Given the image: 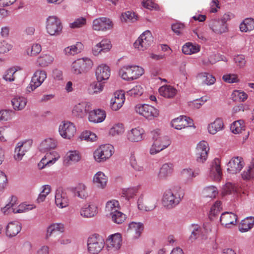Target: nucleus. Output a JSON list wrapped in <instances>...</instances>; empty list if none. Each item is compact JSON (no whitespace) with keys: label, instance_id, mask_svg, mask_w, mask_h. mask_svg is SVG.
I'll return each mask as SVG.
<instances>
[{"label":"nucleus","instance_id":"ea45409f","mask_svg":"<svg viewBox=\"0 0 254 254\" xmlns=\"http://www.w3.org/2000/svg\"><path fill=\"white\" fill-rule=\"evenodd\" d=\"M200 51L198 45L193 44L191 43H187L182 47V52L186 55H191L196 53Z\"/></svg>","mask_w":254,"mask_h":254},{"label":"nucleus","instance_id":"0eeeda50","mask_svg":"<svg viewBox=\"0 0 254 254\" xmlns=\"http://www.w3.org/2000/svg\"><path fill=\"white\" fill-rule=\"evenodd\" d=\"M153 39L151 33L148 30L145 31L135 41L134 47L138 51H143L152 44Z\"/></svg>","mask_w":254,"mask_h":254},{"label":"nucleus","instance_id":"a878e982","mask_svg":"<svg viewBox=\"0 0 254 254\" xmlns=\"http://www.w3.org/2000/svg\"><path fill=\"white\" fill-rule=\"evenodd\" d=\"M21 230V225L18 221L9 222L6 228V235L9 238L16 236Z\"/></svg>","mask_w":254,"mask_h":254},{"label":"nucleus","instance_id":"20e7f679","mask_svg":"<svg viewBox=\"0 0 254 254\" xmlns=\"http://www.w3.org/2000/svg\"><path fill=\"white\" fill-rule=\"evenodd\" d=\"M46 29L51 36H59L62 32L63 25L57 16H49L46 19Z\"/></svg>","mask_w":254,"mask_h":254},{"label":"nucleus","instance_id":"39448f33","mask_svg":"<svg viewBox=\"0 0 254 254\" xmlns=\"http://www.w3.org/2000/svg\"><path fill=\"white\" fill-rule=\"evenodd\" d=\"M114 147L109 144L100 146L94 152V158L98 162H104L112 155Z\"/></svg>","mask_w":254,"mask_h":254},{"label":"nucleus","instance_id":"423d86ee","mask_svg":"<svg viewBox=\"0 0 254 254\" xmlns=\"http://www.w3.org/2000/svg\"><path fill=\"white\" fill-rule=\"evenodd\" d=\"M136 113L147 120H151L159 116V111L154 107L148 104L137 105L135 107Z\"/></svg>","mask_w":254,"mask_h":254},{"label":"nucleus","instance_id":"bb28decb","mask_svg":"<svg viewBox=\"0 0 254 254\" xmlns=\"http://www.w3.org/2000/svg\"><path fill=\"white\" fill-rule=\"evenodd\" d=\"M97 213V207L93 203L89 202L82 207L80 215L85 217H92Z\"/></svg>","mask_w":254,"mask_h":254},{"label":"nucleus","instance_id":"7ed1b4c3","mask_svg":"<svg viewBox=\"0 0 254 254\" xmlns=\"http://www.w3.org/2000/svg\"><path fill=\"white\" fill-rule=\"evenodd\" d=\"M105 246L104 239L98 234L90 235L87 240V251L91 254H98Z\"/></svg>","mask_w":254,"mask_h":254},{"label":"nucleus","instance_id":"79ce46f5","mask_svg":"<svg viewBox=\"0 0 254 254\" xmlns=\"http://www.w3.org/2000/svg\"><path fill=\"white\" fill-rule=\"evenodd\" d=\"M93 63L89 58L84 57L80 59V71L87 72L93 67Z\"/></svg>","mask_w":254,"mask_h":254},{"label":"nucleus","instance_id":"f8f14e48","mask_svg":"<svg viewBox=\"0 0 254 254\" xmlns=\"http://www.w3.org/2000/svg\"><path fill=\"white\" fill-rule=\"evenodd\" d=\"M171 143L170 138L168 136L163 135L156 142L152 143L149 152L151 155L156 154L167 148Z\"/></svg>","mask_w":254,"mask_h":254},{"label":"nucleus","instance_id":"9d476101","mask_svg":"<svg viewBox=\"0 0 254 254\" xmlns=\"http://www.w3.org/2000/svg\"><path fill=\"white\" fill-rule=\"evenodd\" d=\"M32 144V140L30 139L18 142L14 150L15 160L18 161L21 160L26 152L30 149Z\"/></svg>","mask_w":254,"mask_h":254},{"label":"nucleus","instance_id":"393cba45","mask_svg":"<svg viewBox=\"0 0 254 254\" xmlns=\"http://www.w3.org/2000/svg\"><path fill=\"white\" fill-rule=\"evenodd\" d=\"M106 117L104 110L101 109L94 110L89 113L88 120L90 122L99 123L103 122Z\"/></svg>","mask_w":254,"mask_h":254},{"label":"nucleus","instance_id":"4c0bfd02","mask_svg":"<svg viewBox=\"0 0 254 254\" xmlns=\"http://www.w3.org/2000/svg\"><path fill=\"white\" fill-rule=\"evenodd\" d=\"M120 209L119 201L116 199H112L107 202L105 207V211L108 215L113 214Z\"/></svg>","mask_w":254,"mask_h":254},{"label":"nucleus","instance_id":"338daca9","mask_svg":"<svg viewBox=\"0 0 254 254\" xmlns=\"http://www.w3.org/2000/svg\"><path fill=\"white\" fill-rule=\"evenodd\" d=\"M91 109V104L89 102H83L80 104V113L83 116L89 114Z\"/></svg>","mask_w":254,"mask_h":254},{"label":"nucleus","instance_id":"603ef678","mask_svg":"<svg viewBox=\"0 0 254 254\" xmlns=\"http://www.w3.org/2000/svg\"><path fill=\"white\" fill-rule=\"evenodd\" d=\"M13 45L6 40L0 41V55H4L11 51Z\"/></svg>","mask_w":254,"mask_h":254},{"label":"nucleus","instance_id":"9b49d317","mask_svg":"<svg viewBox=\"0 0 254 254\" xmlns=\"http://www.w3.org/2000/svg\"><path fill=\"white\" fill-rule=\"evenodd\" d=\"M245 164L244 160L242 157H233L227 164V172L230 174H237L242 170Z\"/></svg>","mask_w":254,"mask_h":254},{"label":"nucleus","instance_id":"4d7b16f0","mask_svg":"<svg viewBox=\"0 0 254 254\" xmlns=\"http://www.w3.org/2000/svg\"><path fill=\"white\" fill-rule=\"evenodd\" d=\"M198 175V172H195L190 168L184 169L181 171L182 176L186 179H191Z\"/></svg>","mask_w":254,"mask_h":254},{"label":"nucleus","instance_id":"774afa93","mask_svg":"<svg viewBox=\"0 0 254 254\" xmlns=\"http://www.w3.org/2000/svg\"><path fill=\"white\" fill-rule=\"evenodd\" d=\"M103 51V53H106L110 51L112 48L111 42L108 39H103L98 43Z\"/></svg>","mask_w":254,"mask_h":254},{"label":"nucleus","instance_id":"412c9836","mask_svg":"<svg viewBox=\"0 0 254 254\" xmlns=\"http://www.w3.org/2000/svg\"><path fill=\"white\" fill-rule=\"evenodd\" d=\"M95 75L99 82L109 79L110 76V67L105 64L98 65L95 70Z\"/></svg>","mask_w":254,"mask_h":254},{"label":"nucleus","instance_id":"3c124183","mask_svg":"<svg viewBox=\"0 0 254 254\" xmlns=\"http://www.w3.org/2000/svg\"><path fill=\"white\" fill-rule=\"evenodd\" d=\"M80 139L87 141L94 142L97 140V136L95 133L90 131L86 130L81 133Z\"/></svg>","mask_w":254,"mask_h":254},{"label":"nucleus","instance_id":"c9c22d12","mask_svg":"<svg viewBox=\"0 0 254 254\" xmlns=\"http://www.w3.org/2000/svg\"><path fill=\"white\" fill-rule=\"evenodd\" d=\"M224 127V124L222 119H216L213 123L208 125L207 129L210 134H215L218 131L222 130Z\"/></svg>","mask_w":254,"mask_h":254},{"label":"nucleus","instance_id":"49530a36","mask_svg":"<svg viewBox=\"0 0 254 254\" xmlns=\"http://www.w3.org/2000/svg\"><path fill=\"white\" fill-rule=\"evenodd\" d=\"M17 69L15 67H10L4 72L2 79L6 82H12L15 80L14 74Z\"/></svg>","mask_w":254,"mask_h":254},{"label":"nucleus","instance_id":"5701e85b","mask_svg":"<svg viewBox=\"0 0 254 254\" xmlns=\"http://www.w3.org/2000/svg\"><path fill=\"white\" fill-rule=\"evenodd\" d=\"M174 165L171 162L163 164L160 168L158 177L160 180H166L171 176L174 172Z\"/></svg>","mask_w":254,"mask_h":254},{"label":"nucleus","instance_id":"cd10ccee","mask_svg":"<svg viewBox=\"0 0 254 254\" xmlns=\"http://www.w3.org/2000/svg\"><path fill=\"white\" fill-rule=\"evenodd\" d=\"M57 146V141L53 138H47L40 143L39 148L42 152L51 151L55 149Z\"/></svg>","mask_w":254,"mask_h":254},{"label":"nucleus","instance_id":"13d9d810","mask_svg":"<svg viewBox=\"0 0 254 254\" xmlns=\"http://www.w3.org/2000/svg\"><path fill=\"white\" fill-rule=\"evenodd\" d=\"M221 206V202L220 201H217L212 206L209 212V217L210 219H212V217L217 215L219 213L222 209Z\"/></svg>","mask_w":254,"mask_h":254},{"label":"nucleus","instance_id":"0e129e2a","mask_svg":"<svg viewBox=\"0 0 254 254\" xmlns=\"http://www.w3.org/2000/svg\"><path fill=\"white\" fill-rule=\"evenodd\" d=\"M138 208L139 209L141 210L148 211H151L154 209L155 206L154 205L148 206H147L144 202V201L142 197H140L138 199Z\"/></svg>","mask_w":254,"mask_h":254},{"label":"nucleus","instance_id":"f704fd0d","mask_svg":"<svg viewBox=\"0 0 254 254\" xmlns=\"http://www.w3.org/2000/svg\"><path fill=\"white\" fill-rule=\"evenodd\" d=\"M54 57L50 54H43L37 60V64L41 67H46L52 64L54 61Z\"/></svg>","mask_w":254,"mask_h":254},{"label":"nucleus","instance_id":"a18cd8bd","mask_svg":"<svg viewBox=\"0 0 254 254\" xmlns=\"http://www.w3.org/2000/svg\"><path fill=\"white\" fill-rule=\"evenodd\" d=\"M36 206L33 204H26L22 203L19 204L17 207H15L13 208V212L14 213H24L35 208Z\"/></svg>","mask_w":254,"mask_h":254},{"label":"nucleus","instance_id":"de8ad7c7","mask_svg":"<svg viewBox=\"0 0 254 254\" xmlns=\"http://www.w3.org/2000/svg\"><path fill=\"white\" fill-rule=\"evenodd\" d=\"M103 88V84L98 81V82H93L90 85L88 92L90 94L98 93L101 92Z\"/></svg>","mask_w":254,"mask_h":254},{"label":"nucleus","instance_id":"ddd939ff","mask_svg":"<svg viewBox=\"0 0 254 254\" xmlns=\"http://www.w3.org/2000/svg\"><path fill=\"white\" fill-rule=\"evenodd\" d=\"M60 157L59 153L56 151H48L38 163L39 168L42 169L47 166H50L53 165L60 158Z\"/></svg>","mask_w":254,"mask_h":254},{"label":"nucleus","instance_id":"1a4fd4ad","mask_svg":"<svg viewBox=\"0 0 254 254\" xmlns=\"http://www.w3.org/2000/svg\"><path fill=\"white\" fill-rule=\"evenodd\" d=\"M76 131L75 127L69 122H62L59 127V132L64 139H70L74 135Z\"/></svg>","mask_w":254,"mask_h":254},{"label":"nucleus","instance_id":"5fc2aeb1","mask_svg":"<svg viewBox=\"0 0 254 254\" xmlns=\"http://www.w3.org/2000/svg\"><path fill=\"white\" fill-rule=\"evenodd\" d=\"M125 128L122 124L115 125L109 131V133L113 136L120 135L124 132Z\"/></svg>","mask_w":254,"mask_h":254},{"label":"nucleus","instance_id":"2f4dec72","mask_svg":"<svg viewBox=\"0 0 254 254\" xmlns=\"http://www.w3.org/2000/svg\"><path fill=\"white\" fill-rule=\"evenodd\" d=\"M159 93L161 96L166 98H173L177 93L175 88L171 85H164L159 88Z\"/></svg>","mask_w":254,"mask_h":254},{"label":"nucleus","instance_id":"6ab92c4d","mask_svg":"<svg viewBox=\"0 0 254 254\" xmlns=\"http://www.w3.org/2000/svg\"><path fill=\"white\" fill-rule=\"evenodd\" d=\"M125 96L123 91H117L114 93V97L110 101V107L112 110L118 111L123 105Z\"/></svg>","mask_w":254,"mask_h":254},{"label":"nucleus","instance_id":"052dcab7","mask_svg":"<svg viewBox=\"0 0 254 254\" xmlns=\"http://www.w3.org/2000/svg\"><path fill=\"white\" fill-rule=\"evenodd\" d=\"M42 50L41 46L40 44L35 43L33 44L31 48L27 51V54L31 56H36L41 52Z\"/></svg>","mask_w":254,"mask_h":254},{"label":"nucleus","instance_id":"bf43d9fd","mask_svg":"<svg viewBox=\"0 0 254 254\" xmlns=\"http://www.w3.org/2000/svg\"><path fill=\"white\" fill-rule=\"evenodd\" d=\"M207 99L206 97H202L199 99L194 100L193 101L189 103V106L194 109H199L205 102L207 101Z\"/></svg>","mask_w":254,"mask_h":254},{"label":"nucleus","instance_id":"58836bf2","mask_svg":"<svg viewBox=\"0 0 254 254\" xmlns=\"http://www.w3.org/2000/svg\"><path fill=\"white\" fill-rule=\"evenodd\" d=\"M254 226V217H248L241 221L239 227V231L241 232H247Z\"/></svg>","mask_w":254,"mask_h":254},{"label":"nucleus","instance_id":"6e6552de","mask_svg":"<svg viewBox=\"0 0 254 254\" xmlns=\"http://www.w3.org/2000/svg\"><path fill=\"white\" fill-rule=\"evenodd\" d=\"M47 78L46 72L42 70H38L34 73L31 81L26 88L27 92L34 91L39 87Z\"/></svg>","mask_w":254,"mask_h":254},{"label":"nucleus","instance_id":"864d4df0","mask_svg":"<svg viewBox=\"0 0 254 254\" xmlns=\"http://www.w3.org/2000/svg\"><path fill=\"white\" fill-rule=\"evenodd\" d=\"M15 197H12L11 201L7 204L4 207L1 208V211L4 214H8L10 212H13V208L15 206L16 202Z\"/></svg>","mask_w":254,"mask_h":254},{"label":"nucleus","instance_id":"e2e57ef3","mask_svg":"<svg viewBox=\"0 0 254 254\" xmlns=\"http://www.w3.org/2000/svg\"><path fill=\"white\" fill-rule=\"evenodd\" d=\"M143 92L142 87L140 85H137L128 91L127 94L130 96H137L141 95Z\"/></svg>","mask_w":254,"mask_h":254},{"label":"nucleus","instance_id":"37998d69","mask_svg":"<svg viewBox=\"0 0 254 254\" xmlns=\"http://www.w3.org/2000/svg\"><path fill=\"white\" fill-rule=\"evenodd\" d=\"M218 190L214 186L205 187L202 190V193L204 197L214 198L218 194Z\"/></svg>","mask_w":254,"mask_h":254},{"label":"nucleus","instance_id":"680f3d73","mask_svg":"<svg viewBox=\"0 0 254 254\" xmlns=\"http://www.w3.org/2000/svg\"><path fill=\"white\" fill-rule=\"evenodd\" d=\"M209 150L208 144L205 141H202L199 142L196 148V153H208Z\"/></svg>","mask_w":254,"mask_h":254},{"label":"nucleus","instance_id":"aec40b11","mask_svg":"<svg viewBox=\"0 0 254 254\" xmlns=\"http://www.w3.org/2000/svg\"><path fill=\"white\" fill-rule=\"evenodd\" d=\"M222 173L220 166V160L215 158L211 162L210 176L214 180L219 181L222 177Z\"/></svg>","mask_w":254,"mask_h":254},{"label":"nucleus","instance_id":"dca6fc26","mask_svg":"<svg viewBox=\"0 0 254 254\" xmlns=\"http://www.w3.org/2000/svg\"><path fill=\"white\" fill-rule=\"evenodd\" d=\"M106 243L108 250H119L122 244L121 234L118 233L110 235L107 239Z\"/></svg>","mask_w":254,"mask_h":254},{"label":"nucleus","instance_id":"a211bd4d","mask_svg":"<svg viewBox=\"0 0 254 254\" xmlns=\"http://www.w3.org/2000/svg\"><path fill=\"white\" fill-rule=\"evenodd\" d=\"M192 124V120L186 116H180L171 122L172 127L178 130L190 127Z\"/></svg>","mask_w":254,"mask_h":254},{"label":"nucleus","instance_id":"8fccbe9b","mask_svg":"<svg viewBox=\"0 0 254 254\" xmlns=\"http://www.w3.org/2000/svg\"><path fill=\"white\" fill-rule=\"evenodd\" d=\"M199 77L203 83L208 85L213 84L216 80L214 76L207 73H201Z\"/></svg>","mask_w":254,"mask_h":254},{"label":"nucleus","instance_id":"f03ea898","mask_svg":"<svg viewBox=\"0 0 254 254\" xmlns=\"http://www.w3.org/2000/svg\"><path fill=\"white\" fill-rule=\"evenodd\" d=\"M144 69L138 65H125L119 70V74L125 80H133L138 78L144 73Z\"/></svg>","mask_w":254,"mask_h":254},{"label":"nucleus","instance_id":"2eb2a0df","mask_svg":"<svg viewBox=\"0 0 254 254\" xmlns=\"http://www.w3.org/2000/svg\"><path fill=\"white\" fill-rule=\"evenodd\" d=\"M208 25L211 30L217 34H222L228 31V24H224L219 18L211 19Z\"/></svg>","mask_w":254,"mask_h":254},{"label":"nucleus","instance_id":"09e8293b","mask_svg":"<svg viewBox=\"0 0 254 254\" xmlns=\"http://www.w3.org/2000/svg\"><path fill=\"white\" fill-rule=\"evenodd\" d=\"M230 129L232 132L235 134L241 133L242 130H244L243 121L239 120L233 122L231 126Z\"/></svg>","mask_w":254,"mask_h":254},{"label":"nucleus","instance_id":"473e14b6","mask_svg":"<svg viewBox=\"0 0 254 254\" xmlns=\"http://www.w3.org/2000/svg\"><path fill=\"white\" fill-rule=\"evenodd\" d=\"M143 229V226L141 223L132 222L129 224L128 231L134 238L137 239L140 237Z\"/></svg>","mask_w":254,"mask_h":254},{"label":"nucleus","instance_id":"a19ab883","mask_svg":"<svg viewBox=\"0 0 254 254\" xmlns=\"http://www.w3.org/2000/svg\"><path fill=\"white\" fill-rule=\"evenodd\" d=\"M254 29V20L248 18L244 20L240 25V30L243 32H247Z\"/></svg>","mask_w":254,"mask_h":254},{"label":"nucleus","instance_id":"f3484780","mask_svg":"<svg viewBox=\"0 0 254 254\" xmlns=\"http://www.w3.org/2000/svg\"><path fill=\"white\" fill-rule=\"evenodd\" d=\"M144 133L143 128L138 127L128 130L127 133V137L130 142H139L143 139Z\"/></svg>","mask_w":254,"mask_h":254},{"label":"nucleus","instance_id":"f257e3e1","mask_svg":"<svg viewBox=\"0 0 254 254\" xmlns=\"http://www.w3.org/2000/svg\"><path fill=\"white\" fill-rule=\"evenodd\" d=\"M184 194V191L181 189L167 190L162 198L163 204L168 209L174 208L180 204Z\"/></svg>","mask_w":254,"mask_h":254},{"label":"nucleus","instance_id":"6e6d98bb","mask_svg":"<svg viewBox=\"0 0 254 254\" xmlns=\"http://www.w3.org/2000/svg\"><path fill=\"white\" fill-rule=\"evenodd\" d=\"M121 19L122 21L133 22L137 20V16L134 12L128 11L122 14Z\"/></svg>","mask_w":254,"mask_h":254},{"label":"nucleus","instance_id":"c85d7f7f","mask_svg":"<svg viewBox=\"0 0 254 254\" xmlns=\"http://www.w3.org/2000/svg\"><path fill=\"white\" fill-rule=\"evenodd\" d=\"M55 203L58 207L63 208L68 205V199L66 193L61 190H57L55 194Z\"/></svg>","mask_w":254,"mask_h":254},{"label":"nucleus","instance_id":"4be33fe9","mask_svg":"<svg viewBox=\"0 0 254 254\" xmlns=\"http://www.w3.org/2000/svg\"><path fill=\"white\" fill-rule=\"evenodd\" d=\"M191 228V234L190 237V240L191 241H194L199 237H201L202 239L204 238L205 235L210 231V228H207L206 225H204L201 228L197 225H192Z\"/></svg>","mask_w":254,"mask_h":254},{"label":"nucleus","instance_id":"7c9ffc66","mask_svg":"<svg viewBox=\"0 0 254 254\" xmlns=\"http://www.w3.org/2000/svg\"><path fill=\"white\" fill-rule=\"evenodd\" d=\"M79 152L77 150L69 151L66 153L64 159V163L66 166H70L78 162Z\"/></svg>","mask_w":254,"mask_h":254},{"label":"nucleus","instance_id":"4468645a","mask_svg":"<svg viewBox=\"0 0 254 254\" xmlns=\"http://www.w3.org/2000/svg\"><path fill=\"white\" fill-rule=\"evenodd\" d=\"M113 24L112 21L106 17L95 19L93 21L92 28L96 31H106L112 28Z\"/></svg>","mask_w":254,"mask_h":254},{"label":"nucleus","instance_id":"e433bc0d","mask_svg":"<svg viewBox=\"0 0 254 254\" xmlns=\"http://www.w3.org/2000/svg\"><path fill=\"white\" fill-rule=\"evenodd\" d=\"M64 225L62 223H53L47 228V238L58 233H62L64 231Z\"/></svg>","mask_w":254,"mask_h":254},{"label":"nucleus","instance_id":"c756f323","mask_svg":"<svg viewBox=\"0 0 254 254\" xmlns=\"http://www.w3.org/2000/svg\"><path fill=\"white\" fill-rule=\"evenodd\" d=\"M107 177L102 172H98L94 176L93 182L94 184L99 189H104L107 186Z\"/></svg>","mask_w":254,"mask_h":254},{"label":"nucleus","instance_id":"c03bdc74","mask_svg":"<svg viewBox=\"0 0 254 254\" xmlns=\"http://www.w3.org/2000/svg\"><path fill=\"white\" fill-rule=\"evenodd\" d=\"M109 216L111 218L113 222L118 224L123 223L126 219V215L121 212L120 210L111 214Z\"/></svg>","mask_w":254,"mask_h":254},{"label":"nucleus","instance_id":"72a5a7b5","mask_svg":"<svg viewBox=\"0 0 254 254\" xmlns=\"http://www.w3.org/2000/svg\"><path fill=\"white\" fill-rule=\"evenodd\" d=\"M11 102L14 110L20 111L25 107L27 101L22 96H16L11 99Z\"/></svg>","mask_w":254,"mask_h":254},{"label":"nucleus","instance_id":"69168bd1","mask_svg":"<svg viewBox=\"0 0 254 254\" xmlns=\"http://www.w3.org/2000/svg\"><path fill=\"white\" fill-rule=\"evenodd\" d=\"M237 190V187L231 183H227L223 188V193L224 194H231L236 192Z\"/></svg>","mask_w":254,"mask_h":254},{"label":"nucleus","instance_id":"b1692460","mask_svg":"<svg viewBox=\"0 0 254 254\" xmlns=\"http://www.w3.org/2000/svg\"><path fill=\"white\" fill-rule=\"evenodd\" d=\"M238 217L232 212H225L220 217V222L222 225L229 228L230 225H235L237 223Z\"/></svg>","mask_w":254,"mask_h":254}]
</instances>
